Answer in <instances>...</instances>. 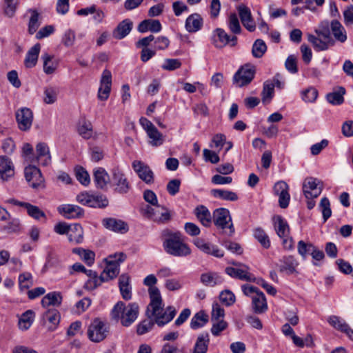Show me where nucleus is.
Segmentation results:
<instances>
[{
  "label": "nucleus",
  "instance_id": "1",
  "mask_svg": "<svg viewBox=\"0 0 353 353\" xmlns=\"http://www.w3.org/2000/svg\"><path fill=\"white\" fill-rule=\"evenodd\" d=\"M157 279L154 274H149L143 279V284L148 286L150 303L147 307L146 315L154 316L157 325L162 327L170 322L176 314L173 306H168L163 310V299L159 290L155 286Z\"/></svg>",
  "mask_w": 353,
  "mask_h": 353
},
{
  "label": "nucleus",
  "instance_id": "2",
  "mask_svg": "<svg viewBox=\"0 0 353 353\" xmlns=\"http://www.w3.org/2000/svg\"><path fill=\"white\" fill-rule=\"evenodd\" d=\"M163 247L166 253L174 256L184 257L191 254L190 248L179 232H165Z\"/></svg>",
  "mask_w": 353,
  "mask_h": 353
},
{
  "label": "nucleus",
  "instance_id": "3",
  "mask_svg": "<svg viewBox=\"0 0 353 353\" xmlns=\"http://www.w3.org/2000/svg\"><path fill=\"white\" fill-rule=\"evenodd\" d=\"M330 23L328 21H322L314 30L316 36L309 34L307 39L313 46L316 51H323L327 50L330 46L334 44V41L332 38L330 33Z\"/></svg>",
  "mask_w": 353,
  "mask_h": 353
},
{
  "label": "nucleus",
  "instance_id": "4",
  "mask_svg": "<svg viewBox=\"0 0 353 353\" xmlns=\"http://www.w3.org/2000/svg\"><path fill=\"white\" fill-rule=\"evenodd\" d=\"M139 307L137 303H130L127 305L122 301H119L111 311L112 319L120 320L122 325L130 326L137 319Z\"/></svg>",
  "mask_w": 353,
  "mask_h": 353
},
{
  "label": "nucleus",
  "instance_id": "5",
  "mask_svg": "<svg viewBox=\"0 0 353 353\" xmlns=\"http://www.w3.org/2000/svg\"><path fill=\"white\" fill-rule=\"evenodd\" d=\"M126 256L123 252L109 256L106 259V266L99 276V283L107 282L117 276L119 273L120 263L125 261Z\"/></svg>",
  "mask_w": 353,
  "mask_h": 353
},
{
  "label": "nucleus",
  "instance_id": "6",
  "mask_svg": "<svg viewBox=\"0 0 353 353\" xmlns=\"http://www.w3.org/2000/svg\"><path fill=\"white\" fill-rule=\"evenodd\" d=\"M109 324L100 319L95 318L92 320L88 328V337L94 343L103 341L110 334Z\"/></svg>",
  "mask_w": 353,
  "mask_h": 353
},
{
  "label": "nucleus",
  "instance_id": "7",
  "mask_svg": "<svg viewBox=\"0 0 353 353\" xmlns=\"http://www.w3.org/2000/svg\"><path fill=\"white\" fill-rule=\"evenodd\" d=\"M213 221L214 225L228 236H232L234 233V228L228 209L221 208L215 210L213 213Z\"/></svg>",
  "mask_w": 353,
  "mask_h": 353
},
{
  "label": "nucleus",
  "instance_id": "8",
  "mask_svg": "<svg viewBox=\"0 0 353 353\" xmlns=\"http://www.w3.org/2000/svg\"><path fill=\"white\" fill-rule=\"evenodd\" d=\"M143 215L157 223H165L171 219L169 210L158 204L153 207L148 205L141 208Z\"/></svg>",
  "mask_w": 353,
  "mask_h": 353
},
{
  "label": "nucleus",
  "instance_id": "9",
  "mask_svg": "<svg viewBox=\"0 0 353 353\" xmlns=\"http://www.w3.org/2000/svg\"><path fill=\"white\" fill-rule=\"evenodd\" d=\"M256 72L255 66L245 64L241 66L233 77V83L237 87H243L251 83Z\"/></svg>",
  "mask_w": 353,
  "mask_h": 353
},
{
  "label": "nucleus",
  "instance_id": "10",
  "mask_svg": "<svg viewBox=\"0 0 353 353\" xmlns=\"http://www.w3.org/2000/svg\"><path fill=\"white\" fill-rule=\"evenodd\" d=\"M112 182L115 192L121 194L128 193L131 188L125 174L119 168L112 170Z\"/></svg>",
  "mask_w": 353,
  "mask_h": 353
},
{
  "label": "nucleus",
  "instance_id": "11",
  "mask_svg": "<svg viewBox=\"0 0 353 353\" xmlns=\"http://www.w3.org/2000/svg\"><path fill=\"white\" fill-rule=\"evenodd\" d=\"M132 166L140 179L146 184H152L154 181V174L152 169L141 161L135 160Z\"/></svg>",
  "mask_w": 353,
  "mask_h": 353
},
{
  "label": "nucleus",
  "instance_id": "12",
  "mask_svg": "<svg viewBox=\"0 0 353 353\" xmlns=\"http://www.w3.org/2000/svg\"><path fill=\"white\" fill-rule=\"evenodd\" d=\"M16 121L19 128L22 131L30 129L33 122V113L26 107L21 108L16 111Z\"/></svg>",
  "mask_w": 353,
  "mask_h": 353
},
{
  "label": "nucleus",
  "instance_id": "13",
  "mask_svg": "<svg viewBox=\"0 0 353 353\" xmlns=\"http://www.w3.org/2000/svg\"><path fill=\"white\" fill-rule=\"evenodd\" d=\"M212 43L217 48H222L228 44L230 46H235L237 43V37L236 36L230 37L222 28H216L212 37Z\"/></svg>",
  "mask_w": 353,
  "mask_h": 353
},
{
  "label": "nucleus",
  "instance_id": "14",
  "mask_svg": "<svg viewBox=\"0 0 353 353\" xmlns=\"http://www.w3.org/2000/svg\"><path fill=\"white\" fill-rule=\"evenodd\" d=\"M319 183L320 181L313 177L305 179L303 184V192L307 199L316 198L321 194L322 187L319 185Z\"/></svg>",
  "mask_w": 353,
  "mask_h": 353
},
{
  "label": "nucleus",
  "instance_id": "15",
  "mask_svg": "<svg viewBox=\"0 0 353 353\" xmlns=\"http://www.w3.org/2000/svg\"><path fill=\"white\" fill-rule=\"evenodd\" d=\"M25 177L30 185L33 188H38L43 182L41 172L35 165L26 167Z\"/></svg>",
  "mask_w": 353,
  "mask_h": 353
},
{
  "label": "nucleus",
  "instance_id": "16",
  "mask_svg": "<svg viewBox=\"0 0 353 353\" xmlns=\"http://www.w3.org/2000/svg\"><path fill=\"white\" fill-rule=\"evenodd\" d=\"M196 247L203 252L212 255L217 258H222L224 256V252L219 248L217 245H212L201 238H196L193 241Z\"/></svg>",
  "mask_w": 353,
  "mask_h": 353
},
{
  "label": "nucleus",
  "instance_id": "17",
  "mask_svg": "<svg viewBox=\"0 0 353 353\" xmlns=\"http://www.w3.org/2000/svg\"><path fill=\"white\" fill-rule=\"evenodd\" d=\"M233 265L240 266L241 268L228 267L225 268V272L231 277L239 279L240 280L251 281L253 280L252 275L249 273V268L243 264L239 263H232Z\"/></svg>",
  "mask_w": 353,
  "mask_h": 353
},
{
  "label": "nucleus",
  "instance_id": "18",
  "mask_svg": "<svg viewBox=\"0 0 353 353\" xmlns=\"http://www.w3.org/2000/svg\"><path fill=\"white\" fill-rule=\"evenodd\" d=\"M327 322L334 329L344 333L350 339L353 341V330L343 319L336 315H332L327 318Z\"/></svg>",
  "mask_w": 353,
  "mask_h": 353
},
{
  "label": "nucleus",
  "instance_id": "19",
  "mask_svg": "<svg viewBox=\"0 0 353 353\" xmlns=\"http://www.w3.org/2000/svg\"><path fill=\"white\" fill-rule=\"evenodd\" d=\"M57 210L66 219H79L84 214V210L81 208L72 204L61 205L57 208Z\"/></svg>",
  "mask_w": 353,
  "mask_h": 353
},
{
  "label": "nucleus",
  "instance_id": "20",
  "mask_svg": "<svg viewBox=\"0 0 353 353\" xmlns=\"http://www.w3.org/2000/svg\"><path fill=\"white\" fill-rule=\"evenodd\" d=\"M60 314L56 309L48 310L43 314L42 320L50 332L54 331L60 322Z\"/></svg>",
  "mask_w": 353,
  "mask_h": 353
},
{
  "label": "nucleus",
  "instance_id": "21",
  "mask_svg": "<svg viewBox=\"0 0 353 353\" xmlns=\"http://www.w3.org/2000/svg\"><path fill=\"white\" fill-rule=\"evenodd\" d=\"M238 12L243 26L250 32H252L256 28L254 21L249 8L244 5H240L238 7Z\"/></svg>",
  "mask_w": 353,
  "mask_h": 353
},
{
  "label": "nucleus",
  "instance_id": "22",
  "mask_svg": "<svg viewBox=\"0 0 353 353\" xmlns=\"http://www.w3.org/2000/svg\"><path fill=\"white\" fill-rule=\"evenodd\" d=\"M102 223L105 228L121 234L126 233L129 229L125 222L114 218L103 219Z\"/></svg>",
  "mask_w": 353,
  "mask_h": 353
},
{
  "label": "nucleus",
  "instance_id": "23",
  "mask_svg": "<svg viewBox=\"0 0 353 353\" xmlns=\"http://www.w3.org/2000/svg\"><path fill=\"white\" fill-rule=\"evenodd\" d=\"M37 159L43 166L48 165L51 162L50 150L47 143L41 142L36 145Z\"/></svg>",
  "mask_w": 353,
  "mask_h": 353
},
{
  "label": "nucleus",
  "instance_id": "24",
  "mask_svg": "<svg viewBox=\"0 0 353 353\" xmlns=\"http://www.w3.org/2000/svg\"><path fill=\"white\" fill-rule=\"evenodd\" d=\"M14 174V166L7 157H0V176L3 180H8Z\"/></svg>",
  "mask_w": 353,
  "mask_h": 353
},
{
  "label": "nucleus",
  "instance_id": "25",
  "mask_svg": "<svg viewBox=\"0 0 353 353\" xmlns=\"http://www.w3.org/2000/svg\"><path fill=\"white\" fill-rule=\"evenodd\" d=\"M203 24V18L200 14L194 13L185 20V29L189 32H196L201 29Z\"/></svg>",
  "mask_w": 353,
  "mask_h": 353
},
{
  "label": "nucleus",
  "instance_id": "26",
  "mask_svg": "<svg viewBox=\"0 0 353 353\" xmlns=\"http://www.w3.org/2000/svg\"><path fill=\"white\" fill-rule=\"evenodd\" d=\"M133 23L128 19L120 22L113 31V37L117 39H122L132 30Z\"/></svg>",
  "mask_w": 353,
  "mask_h": 353
},
{
  "label": "nucleus",
  "instance_id": "27",
  "mask_svg": "<svg viewBox=\"0 0 353 353\" xmlns=\"http://www.w3.org/2000/svg\"><path fill=\"white\" fill-rule=\"evenodd\" d=\"M252 309L256 314L264 313L268 310V304L265 294L261 292L252 296Z\"/></svg>",
  "mask_w": 353,
  "mask_h": 353
},
{
  "label": "nucleus",
  "instance_id": "28",
  "mask_svg": "<svg viewBox=\"0 0 353 353\" xmlns=\"http://www.w3.org/2000/svg\"><path fill=\"white\" fill-rule=\"evenodd\" d=\"M130 276L127 274H123L119 279V287L122 298L126 301L132 297L131 287L130 285Z\"/></svg>",
  "mask_w": 353,
  "mask_h": 353
},
{
  "label": "nucleus",
  "instance_id": "29",
  "mask_svg": "<svg viewBox=\"0 0 353 353\" xmlns=\"http://www.w3.org/2000/svg\"><path fill=\"white\" fill-rule=\"evenodd\" d=\"M210 343V336L208 332L198 336L194 348L190 353H207Z\"/></svg>",
  "mask_w": 353,
  "mask_h": 353
},
{
  "label": "nucleus",
  "instance_id": "30",
  "mask_svg": "<svg viewBox=\"0 0 353 353\" xmlns=\"http://www.w3.org/2000/svg\"><path fill=\"white\" fill-rule=\"evenodd\" d=\"M109 181L110 176L104 168H98L94 171V181L98 188H105Z\"/></svg>",
  "mask_w": 353,
  "mask_h": 353
},
{
  "label": "nucleus",
  "instance_id": "31",
  "mask_svg": "<svg viewBox=\"0 0 353 353\" xmlns=\"http://www.w3.org/2000/svg\"><path fill=\"white\" fill-rule=\"evenodd\" d=\"M161 24L159 20L145 19L139 23L137 30L142 33L148 30L152 32H159L161 31Z\"/></svg>",
  "mask_w": 353,
  "mask_h": 353
},
{
  "label": "nucleus",
  "instance_id": "32",
  "mask_svg": "<svg viewBox=\"0 0 353 353\" xmlns=\"http://www.w3.org/2000/svg\"><path fill=\"white\" fill-rule=\"evenodd\" d=\"M274 229L280 238H285L290 235V228L287 221L281 216L274 217Z\"/></svg>",
  "mask_w": 353,
  "mask_h": 353
},
{
  "label": "nucleus",
  "instance_id": "33",
  "mask_svg": "<svg viewBox=\"0 0 353 353\" xmlns=\"http://www.w3.org/2000/svg\"><path fill=\"white\" fill-rule=\"evenodd\" d=\"M42 59L43 61V71L46 74H52L54 73L59 66V60L55 59L53 55L48 53L43 54Z\"/></svg>",
  "mask_w": 353,
  "mask_h": 353
},
{
  "label": "nucleus",
  "instance_id": "34",
  "mask_svg": "<svg viewBox=\"0 0 353 353\" xmlns=\"http://www.w3.org/2000/svg\"><path fill=\"white\" fill-rule=\"evenodd\" d=\"M40 49V44L37 43L28 50L24 60V64L26 68H31L35 66L38 60Z\"/></svg>",
  "mask_w": 353,
  "mask_h": 353
},
{
  "label": "nucleus",
  "instance_id": "35",
  "mask_svg": "<svg viewBox=\"0 0 353 353\" xmlns=\"http://www.w3.org/2000/svg\"><path fill=\"white\" fill-rule=\"evenodd\" d=\"M194 214L200 223L205 227H209L212 223V216L208 209L204 205H199L194 210Z\"/></svg>",
  "mask_w": 353,
  "mask_h": 353
},
{
  "label": "nucleus",
  "instance_id": "36",
  "mask_svg": "<svg viewBox=\"0 0 353 353\" xmlns=\"http://www.w3.org/2000/svg\"><path fill=\"white\" fill-rule=\"evenodd\" d=\"M330 28L336 40L341 43L347 40L346 30L338 20H332L330 23Z\"/></svg>",
  "mask_w": 353,
  "mask_h": 353
},
{
  "label": "nucleus",
  "instance_id": "37",
  "mask_svg": "<svg viewBox=\"0 0 353 353\" xmlns=\"http://www.w3.org/2000/svg\"><path fill=\"white\" fill-rule=\"evenodd\" d=\"M280 261L281 263V265L279 268V271L281 272L292 274L296 271L298 262L296 261L293 256H284Z\"/></svg>",
  "mask_w": 353,
  "mask_h": 353
},
{
  "label": "nucleus",
  "instance_id": "38",
  "mask_svg": "<svg viewBox=\"0 0 353 353\" xmlns=\"http://www.w3.org/2000/svg\"><path fill=\"white\" fill-rule=\"evenodd\" d=\"M223 281V278L216 272H206L201 275V282L206 286L212 287Z\"/></svg>",
  "mask_w": 353,
  "mask_h": 353
},
{
  "label": "nucleus",
  "instance_id": "39",
  "mask_svg": "<svg viewBox=\"0 0 353 353\" xmlns=\"http://www.w3.org/2000/svg\"><path fill=\"white\" fill-rule=\"evenodd\" d=\"M62 301V296L59 292H52L47 294L41 300V305L44 307L48 306H59Z\"/></svg>",
  "mask_w": 353,
  "mask_h": 353
},
{
  "label": "nucleus",
  "instance_id": "40",
  "mask_svg": "<svg viewBox=\"0 0 353 353\" xmlns=\"http://www.w3.org/2000/svg\"><path fill=\"white\" fill-rule=\"evenodd\" d=\"M67 235L70 241L80 243L83 239V228L78 223L70 225Z\"/></svg>",
  "mask_w": 353,
  "mask_h": 353
},
{
  "label": "nucleus",
  "instance_id": "41",
  "mask_svg": "<svg viewBox=\"0 0 353 353\" xmlns=\"http://www.w3.org/2000/svg\"><path fill=\"white\" fill-rule=\"evenodd\" d=\"M208 322V315L204 311L201 310L196 313L190 321V327L193 330L199 329L204 326Z\"/></svg>",
  "mask_w": 353,
  "mask_h": 353
},
{
  "label": "nucleus",
  "instance_id": "42",
  "mask_svg": "<svg viewBox=\"0 0 353 353\" xmlns=\"http://www.w3.org/2000/svg\"><path fill=\"white\" fill-rule=\"evenodd\" d=\"M211 194L215 198L230 201H235L239 198L236 193L222 189H213L211 190Z\"/></svg>",
  "mask_w": 353,
  "mask_h": 353
},
{
  "label": "nucleus",
  "instance_id": "43",
  "mask_svg": "<svg viewBox=\"0 0 353 353\" xmlns=\"http://www.w3.org/2000/svg\"><path fill=\"white\" fill-rule=\"evenodd\" d=\"M34 317L33 311L29 310L23 313L19 317L18 325L20 330H26L32 324Z\"/></svg>",
  "mask_w": 353,
  "mask_h": 353
},
{
  "label": "nucleus",
  "instance_id": "44",
  "mask_svg": "<svg viewBox=\"0 0 353 353\" xmlns=\"http://www.w3.org/2000/svg\"><path fill=\"white\" fill-rule=\"evenodd\" d=\"M345 93V90L343 87H340L338 90L328 93L326 95L327 101L332 105H340L343 103V95Z\"/></svg>",
  "mask_w": 353,
  "mask_h": 353
},
{
  "label": "nucleus",
  "instance_id": "45",
  "mask_svg": "<svg viewBox=\"0 0 353 353\" xmlns=\"http://www.w3.org/2000/svg\"><path fill=\"white\" fill-rule=\"evenodd\" d=\"M148 316V319L142 321L140 322L137 328V332L139 335H143L149 331H150L154 323L157 325V323L155 321L154 316Z\"/></svg>",
  "mask_w": 353,
  "mask_h": 353
},
{
  "label": "nucleus",
  "instance_id": "46",
  "mask_svg": "<svg viewBox=\"0 0 353 353\" xmlns=\"http://www.w3.org/2000/svg\"><path fill=\"white\" fill-rule=\"evenodd\" d=\"M61 267V261L59 256L52 252H50L46 257V261L42 271L46 272L48 269L50 268H59Z\"/></svg>",
  "mask_w": 353,
  "mask_h": 353
},
{
  "label": "nucleus",
  "instance_id": "47",
  "mask_svg": "<svg viewBox=\"0 0 353 353\" xmlns=\"http://www.w3.org/2000/svg\"><path fill=\"white\" fill-rule=\"evenodd\" d=\"M73 252L81 258V259L88 265H91L94 263L95 254L94 252L83 248L74 249Z\"/></svg>",
  "mask_w": 353,
  "mask_h": 353
},
{
  "label": "nucleus",
  "instance_id": "48",
  "mask_svg": "<svg viewBox=\"0 0 353 353\" xmlns=\"http://www.w3.org/2000/svg\"><path fill=\"white\" fill-rule=\"evenodd\" d=\"M31 17L28 23V32L30 34L35 33L41 25L39 21V13L36 10H30Z\"/></svg>",
  "mask_w": 353,
  "mask_h": 353
},
{
  "label": "nucleus",
  "instance_id": "49",
  "mask_svg": "<svg viewBox=\"0 0 353 353\" xmlns=\"http://www.w3.org/2000/svg\"><path fill=\"white\" fill-rule=\"evenodd\" d=\"M19 205L24 206L27 210L28 214L37 220L46 217L45 213L37 206L31 205L28 203H19Z\"/></svg>",
  "mask_w": 353,
  "mask_h": 353
},
{
  "label": "nucleus",
  "instance_id": "50",
  "mask_svg": "<svg viewBox=\"0 0 353 353\" xmlns=\"http://www.w3.org/2000/svg\"><path fill=\"white\" fill-rule=\"evenodd\" d=\"M274 84L270 81H265L261 93L263 103H269L274 96Z\"/></svg>",
  "mask_w": 353,
  "mask_h": 353
},
{
  "label": "nucleus",
  "instance_id": "51",
  "mask_svg": "<svg viewBox=\"0 0 353 353\" xmlns=\"http://www.w3.org/2000/svg\"><path fill=\"white\" fill-rule=\"evenodd\" d=\"M147 134L151 139L150 143L153 146H159L163 144L164 141L163 136L155 126L147 132Z\"/></svg>",
  "mask_w": 353,
  "mask_h": 353
},
{
  "label": "nucleus",
  "instance_id": "52",
  "mask_svg": "<svg viewBox=\"0 0 353 353\" xmlns=\"http://www.w3.org/2000/svg\"><path fill=\"white\" fill-rule=\"evenodd\" d=\"M254 236L258 240L261 245L265 249L270 247V241L265 232L261 228L254 230Z\"/></svg>",
  "mask_w": 353,
  "mask_h": 353
},
{
  "label": "nucleus",
  "instance_id": "53",
  "mask_svg": "<svg viewBox=\"0 0 353 353\" xmlns=\"http://www.w3.org/2000/svg\"><path fill=\"white\" fill-rule=\"evenodd\" d=\"M267 46L262 39H256L253 44L252 54L256 58H261L266 52Z\"/></svg>",
  "mask_w": 353,
  "mask_h": 353
},
{
  "label": "nucleus",
  "instance_id": "54",
  "mask_svg": "<svg viewBox=\"0 0 353 353\" xmlns=\"http://www.w3.org/2000/svg\"><path fill=\"white\" fill-rule=\"evenodd\" d=\"M58 93V88L55 87L49 86L46 88L44 90V102L47 104L54 103L57 101Z\"/></svg>",
  "mask_w": 353,
  "mask_h": 353
},
{
  "label": "nucleus",
  "instance_id": "55",
  "mask_svg": "<svg viewBox=\"0 0 353 353\" xmlns=\"http://www.w3.org/2000/svg\"><path fill=\"white\" fill-rule=\"evenodd\" d=\"M19 284L21 290L29 289L32 285V276L29 272H24L19 276Z\"/></svg>",
  "mask_w": 353,
  "mask_h": 353
},
{
  "label": "nucleus",
  "instance_id": "56",
  "mask_svg": "<svg viewBox=\"0 0 353 353\" xmlns=\"http://www.w3.org/2000/svg\"><path fill=\"white\" fill-rule=\"evenodd\" d=\"M108 200L103 195H92L89 207L103 208L108 206Z\"/></svg>",
  "mask_w": 353,
  "mask_h": 353
},
{
  "label": "nucleus",
  "instance_id": "57",
  "mask_svg": "<svg viewBox=\"0 0 353 353\" xmlns=\"http://www.w3.org/2000/svg\"><path fill=\"white\" fill-rule=\"evenodd\" d=\"M75 175L77 179L83 185L87 186L90 184V179L88 172L82 167H78L75 169Z\"/></svg>",
  "mask_w": 353,
  "mask_h": 353
},
{
  "label": "nucleus",
  "instance_id": "58",
  "mask_svg": "<svg viewBox=\"0 0 353 353\" xmlns=\"http://www.w3.org/2000/svg\"><path fill=\"white\" fill-rule=\"evenodd\" d=\"M318 97V91L313 87L308 88L301 92L302 99L306 103L314 102Z\"/></svg>",
  "mask_w": 353,
  "mask_h": 353
},
{
  "label": "nucleus",
  "instance_id": "59",
  "mask_svg": "<svg viewBox=\"0 0 353 353\" xmlns=\"http://www.w3.org/2000/svg\"><path fill=\"white\" fill-rule=\"evenodd\" d=\"M228 27L230 31L235 34H239L241 32V28L239 23V19L235 13H232L229 16Z\"/></svg>",
  "mask_w": 353,
  "mask_h": 353
},
{
  "label": "nucleus",
  "instance_id": "60",
  "mask_svg": "<svg viewBox=\"0 0 353 353\" xmlns=\"http://www.w3.org/2000/svg\"><path fill=\"white\" fill-rule=\"evenodd\" d=\"M319 206L321 208L324 222H325L332 215L329 199L327 197L322 198Z\"/></svg>",
  "mask_w": 353,
  "mask_h": 353
},
{
  "label": "nucleus",
  "instance_id": "61",
  "mask_svg": "<svg viewBox=\"0 0 353 353\" xmlns=\"http://www.w3.org/2000/svg\"><path fill=\"white\" fill-rule=\"evenodd\" d=\"M219 299L221 303L227 306L233 305L235 302L234 294L229 290H225L220 293Z\"/></svg>",
  "mask_w": 353,
  "mask_h": 353
},
{
  "label": "nucleus",
  "instance_id": "62",
  "mask_svg": "<svg viewBox=\"0 0 353 353\" xmlns=\"http://www.w3.org/2000/svg\"><path fill=\"white\" fill-rule=\"evenodd\" d=\"M285 67L290 73H296L298 72L296 57L294 54L288 56L285 62Z\"/></svg>",
  "mask_w": 353,
  "mask_h": 353
},
{
  "label": "nucleus",
  "instance_id": "63",
  "mask_svg": "<svg viewBox=\"0 0 353 353\" xmlns=\"http://www.w3.org/2000/svg\"><path fill=\"white\" fill-rule=\"evenodd\" d=\"M212 321L213 323L211 328V332L215 336H219L220 333L225 330L228 327V323L223 319Z\"/></svg>",
  "mask_w": 353,
  "mask_h": 353
},
{
  "label": "nucleus",
  "instance_id": "64",
  "mask_svg": "<svg viewBox=\"0 0 353 353\" xmlns=\"http://www.w3.org/2000/svg\"><path fill=\"white\" fill-rule=\"evenodd\" d=\"M181 66V62L177 59H165L161 68L168 71H172L179 68Z\"/></svg>",
  "mask_w": 353,
  "mask_h": 353
}]
</instances>
